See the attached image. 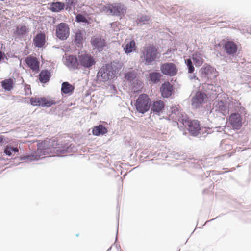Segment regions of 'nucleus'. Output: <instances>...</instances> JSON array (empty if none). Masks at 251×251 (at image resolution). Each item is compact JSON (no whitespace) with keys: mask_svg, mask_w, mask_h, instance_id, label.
Here are the masks:
<instances>
[{"mask_svg":"<svg viewBox=\"0 0 251 251\" xmlns=\"http://www.w3.org/2000/svg\"><path fill=\"white\" fill-rule=\"evenodd\" d=\"M54 144L50 145L47 144V141L44 140L38 141L37 144V150L34 151L31 154H27L17 157L20 161H25V162L37 161L39 160L41 156L47 155L49 153L50 146L55 149V151L58 156H65L66 153H70L75 151V145L70 142H67L64 144H57V142L55 145L57 147H54Z\"/></svg>","mask_w":251,"mask_h":251,"instance_id":"obj_1","label":"nucleus"},{"mask_svg":"<svg viewBox=\"0 0 251 251\" xmlns=\"http://www.w3.org/2000/svg\"><path fill=\"white\" fill-rule=\"evenodd\" d=\"M120 68L115 64L107 63L100 69L97 74V78L100 81H107L116 77Z\"/></svg>","mask_w":251,"mask_h":251,"instance_id":"obj_2","label":"nucleus"},{"mask_svg":"<svg viewBox=\"0 0 251 251\" xmlns=\"http://www.w3.org/2000/svg\"><path fill=\"white\" fill-rule=\"evenodd\" d=\"M186 125H187V130L191 136L197 137L201 139L205 138L211 132L208 131L210 128H201L200 122L198 120H190Z\"/></svg>","mask_w":251,"mask_h":251,"instance_id":"obj_3","label":"nucleus"},{"mask_svg":"<svg viewBox=\"0 0 251 251\" xmlns=\"http://www.w3.org/2000/svg\"><path fill=\"white\" fill-rule=\"evenodd\" d=\"M127 7L122 3H108L102 7V11L114 16H119L120 19L126 13Z\"/></svg>","mask_w":251,"mask_h":251,"instance_id":"obj_4","label":"nucleus"},{"mask_svg":"<svg viewBox=\"0 0 251 251\" xmlns=\"http://www.w3.org/2000/svg\"><path fill=\"white\" fill-rule=\"evenodd\" d=\"M151 104V100L149 96L143 93L135 100L134 106L138 112L144 114L150 110Z\"/></svg>","mask_w":251,"mask_h":251,"instance_id":"obj_5","label":"nucleus"},{"mask_svg":"<svg viewBox=\"0 0 251 251\" xmlns=\"http://www.w3.org/2000/svg\"><path fill=\"white\" fill-rule=\"evenodd\" d=\"M159 54L158 48L153 44L150 45L145 49L143 52L142 62L145 65H150L159 58Z\"/></svg>","mask_w":251,"mask_h":251,"instance_id":"obj_6","label":"nucleus"},{"mask_svg":"<svg viewBox=\"0 0 251 251\" xmlns=\"http://www.w3.org/2000/svg\"><path fill=\"white\" fill-rule=\"evenodd\" d=\"M78 63L79 68L90 70L95 65L96 61L93 55L85 52L84 53H79Z\"/></svg>","mask_w":251,"mask_h":251,"instance_id":"obj_7","label":"nucleus"},{"mask_svg":"<svg viewBox=\"0 0 251 251\" xmlns=\"http://www.w3.org/2000/svg\"><path fill=\"white\" fill-rule=\"evenodd\" d=\"M216 69L210 65L205 63L203 66L199 70V75L202 81L206 82H209L211 79L212 77L216 78L217 75Z\"/></svg>","mask_w":251,"mask_h":251,"instance_id":"obj_8","label":"nucleus"},{"mask_svg":"<svg viewBox=\"0 0 251 251\" xmlns=\"http://www.w3.org/2000/svg\"><path fill=\"white\" fill-rule=\"evenodd\" d=\"M30 102L33 106H41L42 107H50L56 104L54 100L47 97H32Z\"/></svg>","mask_w":251,"mask_h":251,"instance_id":"obj_9","label":"nucleus"},{"mask_svg":"<svg viewBox=\"0 0 251 251\" xmlns=\"http://www.w3.org/2000/svg\"><path fill=\"white\" fill-rule=\"evenodd\" d=\"M74 35L71 36L72 45L75 47L82 49L86 40L85 31L79 29L74 31Z\"/></svg>","mask_w":251,"mask_h":251,"instance_id":"obj_10","label":"nucleus"},{"mask_svg":"<svg viewBox=\"0 0 251 251\" xmlns=\"http://www.w3.org/2000/svg\"><path fill=\"white\" fill-rule=\"evenodd\" d=\"M243 114L239 112L231 113L228 117V122L234 130H238L241 129L243 126Z\"/></svg>","mask_w":251,"mask_h":251,"instance_id":"obj_11","label":"nucleus"},{"mask_svg":"<svg viewBox=\"0 0 251 251\" xmlns=\"http://www.w3.org/2000/svg\"><path fill=\"white\" fill-rule=\"evenodd\" d=\"M55 34L57 38L60 40H66L70 35V28L68 25L66 23L58 24L56 26Z\"/></svg>","mask_w":251,"mask_h":251,"instance_id":"obj_12","label":"nucleus"},{"mask_svg":"<svg viewBox=\"0 0 251 251\" xmlns=\"http://www.w3.org/2000/svg\"><path fill=\"white\" fill-rule=\"evenodd\" d=\"M160 71L164 75L169 76H173L177 74L178 69L175 63L172 62H166L161 64Z\"/></svg>","mask_w":251,"mask_h":251,"instance_id":"obj_13","label":"nucleus"},{"mask_svg":"<svg viewBox=\"0 0 251 251\" xmlns=\"http://www.w3.org/2000/svg\"><path fill=\"white\" fill-rule=\"evenodd\" d=\"M223 48L224 51L230 58L236 57L238 50V45L236 43L231 41H226L223 45Z\"/></svg>","mask_w":251,"mask_h":251,"instance_id":"obj_14","label":"nucleus"},{"mask_svg":"<svg viewBox=\"0 0 251 251\" xmlns=\"http://www.w3.org/2000/svg\"><path fill=\"white\" fill-rule=\"evenodd\" d=\"M174 87L169 81H165L160 87V92L163 98H168L174 93Z\"/></svg>","mask_w":251,"mask_h":251,"instance_id":"obj_15","label":"nucleus"},{"mask_svg":"<svg viewBox=\"0 0 251 251\" xmlns=\"http://www.w3.org/2000/svg\"><path fill=\"white\" fill-rule=\"evenodd\" d=\"M65 65L68 68L73 69L79 68L78 56L76 55H68L65 59Z\"/></svg>","mask_w":251,"mask_h":251,"instance_id":"obj_16","label":"nucleus"},{"mask_svg":"<svg viewBox=\"0 0 251 251\" xmlns=\"http://www.w3.org/2000/svg\"><path fill=\"white\" fill-rule=\"evenodd\" d=\"M150 109L151 113L159 116L165 110V103L160 100L153 101L151 102Z\"/></svg>","mask_w":251,"mask_h":251,"instance_id":"obj_17","label":"nucleus"},{"mask_svg":"<svg viewBox=\"0 0 251 251\" xmlns=\"http://www.w3.org/2000/svg\"><path fill=\"white\" fill-rule=\"evenodd\" d=\"M207 98L206 95L201 92H198L191 99L192 105L196 107H200L205 102V99Z\"/></svg>","mask_w":251,"mask_h":251,"instance_id":"obj_18","label":"nucleus"},{"mask_svg":"<svg viewBox=\"0 0 251 251\" xmlns=\"http://www.w3.org/2000/svg\"><path fill=\"white\" fill-rule=\"evenodd\" d=\"M90 42L94 49H97L99 52L102 51L104 47L106 46V41L100 37H93Z\"/></svg>","mask_w":251,"mask_h":251,"instance_id":"obj_19","label":"nucleus"},{"mask_svg":"<svg viewBox=\"0 0 251 251\" xmlns=\"http://www.w3.org/2000/svg\"><path fill=\"white\" fill-rule=\"evenodd\" d=\"M215 107V111L222 114L224 116H226L227 112H228L229 109L227 106V101L225 100H221L217 103L215 102L214 103Z\"/></svg>","mask_w":251,"mask_h":251,"instance_id":"obj_20","label":"nucleus"},{"mask_svg":"<svg viewBox=\"0 0 251 251\" xmlns=\"http://www.w3.org/2000/svg\"><path fill=\"white\" fill-rule=\"evenodd\" d=\"M46 42V35L44 32L38 31L33 38L34 45L36 47L42 48Z\"/></svg>","mask_w":251,"mask_h":251,"instance_id":"obj_21","label":"nucleus"},{"mask_svg":"<svg viewBox=\"0 0 251 251\" xmlns=\"http://www.w3.org/2000/svg\"><path fill=\"white\" fill-rule=\"evenodd\" d=\"M25 64L31 70L35 71L39 70L40 62L36 57H27L25 60Z\"/></svg>","mask_w":251,"mask_h":251,"instance_id":"obj_22","label":"nucleus"},{"mask_svg":"<svg viewBox=\"0 0 251 251\" xmlns=\"http://www.w3.org/2000/svg\"><path fill=\"white\" fill-rule=\"evenodd\" d=\"M146 76L148 81L151 82L150 83L155 84L160 81L162 75L160 73L153 71L149 73V75H146Z\"/></svg>","mask_w":251,"mask_h":251,"instance_id":"obj_23","label":"nucleus"},{"mask_svg":"<svg viewBox=\"0 0 251 251\" xmlns=\"http://www.w3.org/2000/svg\"><path fill=\"white\" fill-rule=\"evenodd\" d=\"M51 77L50 70L45 69L40 71L38 75L40 82L43 84L48 83Z\"/></svg>","mask_w":251,"mask_h":251,"instance_id":"obj_24","label":"nucleus"},{"mask_svg":"<svg viewBox=\"0 0 251 251\" xmlns=\"http://www.w3.org/2000/svg\"><path fill=\"white\" fill-rule=\"evenodd\" d=\"M203 55L200 51H196L192 54L191 59L196 67H199L204 63Z\"/></svg>","mask_w":251,"mask_h":251,"instance_id":"obj_25","label":"nucleus"},{"mask_svg":"<svg viewBox=\"0 0 251 251\" xmlns=\"http://www.w3.org/2000/svg\"><path fill=\"white\" fill-rule=\"evenodd\" d=\"M92 134L94 136H102L108 132V129L102 124H99L94 126L93 128H92Z\"/></svg>","mask_w":251,"mask_h":251,"instance_id":"obj_26","label":"nucleus"},{"mask_svg":"<svg viewBox=\"0 0 251 251\" xmlns=\"http://www.w3.org/2000/svg\"><path fill=\"white\" fill-rule=\"evenodd\" d=\"M50 7L49 9L53 12L58 13L64 10L65 7V3L60 1L52 2L49 3Z\"/></svg>","mask_w":251,"mask_h":251,"instance_id":"obj_27","label":"nucleus"},{"mask_svg":"<svg viewBox=\"0 0 251 251\" xmlns=\"http://www.w3.org/2000/svg\"><path fill=\"white\" fill-rule=\"evenodd\" d=\"M15 79L8 78L2 80L1 82V86L6 91H10L13 89L15 84Z\"/></svg>","mask_w":251,"mask_h":251,"instance_id":"obj_28","label":"nucleus"},{"mask_svg":"<svg viewBox=\"0 0 251 251\" xmlns=\"http://www.w3.org/2000/svg\"><path fill=\"white\" fill-rule=\"evenodd\" d=\"M75 21L78 23H83V25H89L91 24V19L88 14L78 13L75 15Z\"/></svg>","mask_w":251,"mask_h":251,"instance_id":"obj_29","label":"nucleus"},{"mask_svg":"<svg viewBox=\"0 0 251 251\" xmlns=\"http://www.w3.org/2000/svg\"><path fill=\"white\" fill-rule=\"evenodd\" d=\"M75 90V87L68 82H63L61 84V91L62 94L72 95Z\"/></svg>","mask_w":251,"mask_h":251,"instance_id":"obj_30","label":"nucleus"},{"mask_svg":"<svg viewBox=\"0 0 251 251\" xmlns=\"http://www.w3.org/2000/svg\"><path fill=\"white\" fill-rule=\"evenodd\" d=\"M28 28L26 27L25 25H22L20 27L17 26L16 30L14 31V34L17 36V37L21 39L24 38L28 33Z\"/></svg>","mask_w":251,"mask_h":251,"instance_id":"obj_31","label":"nucleus"},{"mask_svg":"<svg viewBox=\"0 0 251 251\" xmlns=\"http://www.w3.org/2000/svg\"><path fill=\"white\" fill-rule=\"evenodd\" d=\"M136 48L137 46H136L135 42L134 40H131L127 43L124 47V50L126 54H128L135 51Z\"/></svg>","mask_w":251,"mask_h":251,"instance_id":"obj_32","label":"nucleus"},{"mask_svg":"<svg viewBox=\"0 0 251 251\" xmlns=\"http://www.w3.org/2000/svg\"><path fill=\"white\" fill-rule=\"evenodd\" d=\"M19 150L17 148L14 147L11 145L7 144L6 146H4L3 152L5 155L8 156H11L13 152L16 153Z\"/></svg>","mask_w":251,"mask_h":251,"instance_id":"obj_33","label":"nucleus"},{"mask_svg":"<svg viewBox=\"0 0 251 251\" xmlns=\"http://www.w3.org/2000/svg\"><path fill=\"white\" fill-rule=\"evenodd\" d=\"M150 20V17L148 15H141L140 17L137 18L136 20V23L137 25L142 26L145 25L149 24V22Z\"/></svg>","mask_w":251,"mask_h":251,"instance_id":"obj_34","label":"nucleus"},{"mask_svg":"<svg viewBox=\"0 0 251 251\" xmlns=\"http://www.w3.org/2000/svg\"><path fill=\"white\" fill-rule=\"evenodd\" d=\"M124 77L129 82H133L136 79L137 73L134 70L128 71L124 74Z\"/></svg>","mask_w":251,"mask_h":251,"instance_id":"obj_35","label":"nucleus"},{"mask_svg":"<svg viewBox=\"0 0 251 251\" xmlns=\"http://www.w3.org/2000/svg\"><path fill=\"white\" fill-rule=\"evenodd\" d=\"M176 120L180 123V124L184 125H186L191 119L185 113H183L181 112L177 116Z\"/></svg>","mask_w":251,"mask_h":251,"instance_id":"obj_36","label":"nucleus"},{"mask_svg":"<svg viewBox=\"0 0 251 251\" xmlns=\"http://www.w3.org/2000/svg\"><path fill=\"white\" fill-rule=\"evenodd\" d=\"M65 1V8L66 10L70 11L72 8H75L76 3V0H64Z\"/></svg>","mask_w":251,"mask_h":251,"instance_id":"obj_37","label":"nucleus"},{"mask_svg":"<svg viewBox=\"0 0 251 251\" xmlns=\"http://www.w3.org/2000/svg\"><path fill=\"white\" fill-rule=\"evenodd\" d=\"M185 64L187 66L188 73L190 74L193 73L195 71L194 64L191 58L185 59Z\"/></svg>","mask_w":251,"mask_h":251,"instance_id":"obj_38","label":"nucleus"},{"mask_svg":"<svg viewBox=\"0 0 251 251\" xmlns=\"http://www.w3.org/2000/svg\"><path fill=\"white\" fill-rule=\"evenodd\" d=\"M235 112H239L241 114H243L244 116L247 114V111L245 108L241 105V103L240 102H237L236 104L234 107Z\"/></svg>","mask_w":251,"mask_h":251,"instance_id":"obj_39","label":"nucleus"},{"mask_svg":"<svg viewBox=\"0 0 251 251\" xmlns=\"http://www.w3.org/2000/svg\"><path fill=\"white\" fill-rule=\"evenodd\" d=\"M174 157L176 159H180V160H185L187 158V155L186 153L180 152H176L174 154Z\"/></svg>","mask_w":251,"mask_h":251,"instance_id":"obj_40","label":"nucleus"},{"mask_svg":"<svg viewBox=\"0 0 251 251\" xmlns=\"http://www.w3.org/2000/svg\"><path fill=\"white\" fill-rule=\"evenodd\" d=\"M132 82L133 88H135L136 89H138L142 87V83L140 80L136 79Z\"/></svg>","mask_w":251,"mask_h":251,"instance_id":"obj_41","label":"nucleus"},{"mask_svg":"<svg viewBox=\"0 0 251 251\" xmlns=\"http://www.w3.org/2000/svg\"><path fill=\"white\" fill-rule=\"evenodd\" d=\"M24 90L25 91V95H28L29 94H31L30 86L27 84H24Z\"/></svg>","mask_w":251,"mask_h":251,"instance_id":"obj_42","label":"nucleus"},{"mask_svg":"<svg viewBox=\"0 0 251 251\" xmlns=\"http://www.w3.org/2000/svg\"><path fill=\"white\" fill-rule=\"evenodd\" d=\"M5 59L6 60H8L7 58L6 57V56L5 55V53L2 52L0 50V63L2 62H4Z\"/></svg>","mask_w":251,"mask_h":251,"instance_id":"obj_43","label":"nucleus"},{"mask_svg":"<svg viewBox=\"0 0 251 251\" xmlns=\"http://www.w3.org/2000/svg\"><path fill=\"white\" fill-rule=\"evenodd\" d=\"M6 138L4 136L0 135V145L2 146L4 143H7Z\"/></svg>","mask_w":251,"mask_h":251,"instance_id":"obj_44","label":"nucleus"},{"mask_svg":"<svg viewBox=\"0 0 251 251\" xmlns=\"http://www.w3.org/2000/svg\"><path fill=\"white\" fill-rule=\"evenodd\" d=\"M180 113H181V112L179 111L177 108H174L172 110L171 112L172 114H175L176 117Z\"/></svg>","mask_w":251,"mask_h":251,"instance_id":"obj_45","label":"nucleus"},{"mask_svg":"<svg viewBox=\"0 0 251 251\" xmlns=\"http://www.w3.org/2000/svg\"><path fill=\"white\" fill-rule=\"evenodd\" d=\"M192 75H190L189 77V78L191 79V80H192V79H196V80H198L199 81H200V80L199 79L198 77L196 76V74L194 73L193 72V73H192Z\"/></svg>","mask_w":251,"mask_h":251,"instance_id":"obj_46","label":"nucleus"},{"mask_svg":"<svg viewBox=\"0 0 251 251\" xmlns=\"http://www.w3.org/2000/svg\"><path fill=\"white\" fill-rule=\"evenodd\" d=\"M178 128L180 130H184L185 128L187 129V125H183V124H181L180 125L179 124V125H178Z\"/></svg>","mask_w":251,"mask_h":251,"instance_id":"obj_47","label":"nucleus"},{"mask_svg":"<svg viewBox=\"0 0 251 251\" xmlns=\"http://www.w3.org/2000/svg\"><path fill=\"white\" fill-rule=\"evenodd\" d=\"M119 217V215H118V217ZM118 227H119V219H118V224H117V228L116 235V238H115V242H116L118 240Z\"/></svg>","mask_w":251,"mask_h":251,"instance_id":"obj_48","label":"nucleus"},{"mask_svg":"<svg viewBox=\"0 0 251 251\" xmlns=\"http://www.w3.org/2000/svg\"><path fill=\"white\" fill-rule=\"evenodd\" d=\"M11 53L10 52H7L6 54L5 53V55L8 59H9V58L13 57L12 55H11Z\"/></svg>","mask_w":251,"mask_h":251,"instance_id":"obj_49","label":"nucleus"},{"mask_svg":"<svg viewBox=\"0 0 251 251\" xmlns=\"http://www.w3.org/2000/svg\"><path fill=\"white\" fill-rule=\"evenodd\" d=\"M173 125L174 126H178V125H179V123H178V122L177 121H174L173 120Z\"/></svg>","mask_w":251,"mask_h":251,"instance_id":"obj_50","label":"nucleus"},{"mask_svg":"<svg viewBox=\"0 0 251 251\" xmlns=\"http://www.w3.org/2000/svg\"><path fill=\"white\" fill-rule=\"evenodd\" d=\"M171 52V49H168L166 52L165 53V54L168 55Z\"/></svg>","mask_w":251,"mask_h":251,"instance_id":"obj_51","label":"nucleus"},{"mask_svg":"<svg viewBox=\"0 0 251 251\" xmlns=\"http://www.w3.org/2000/svg\"><path fill=\"white\" fill-rule=\"evenodd\" d=\"M112 246H111V247H110L106 251H110L111 250V249H112Z\"/></svg>","mask_w":251,"mask_h":251,"instance_id":"obj_52","label":"nucleus"},{"mask_svg":"<svg viewBox=\"0 0 251 251\" xmlns=\"http://www.w3.org/2000/svg\"><path fill=\"white\" fill-rule=\"evenodd\" d=\"M186 134H187V133H186V132H183V134H184V135H186Z\"/></svg>","mask_w":251,"mask_h":251,"instance_id":"obj_53","label":"nucleus"},{"mask_svg":"<svg viewBox=\"0 0 251 251\" xmlns=\"http://www.w3.org/2000/svg\"><path fill=\"white\" fill-rule=\"evenodd\" d=\"M78 236H79V234H76V237H78Z\"/></svg>","mask_w":251,"mask_h":251,"instance_id":"obj_54","label":"nucleus"},{"mask_svg":"<svg viewBox=\"0 0 251 251\" xmlns=\"http://www.w3.org/2000/svg\"><path fill=\"white\" fill-rule=\"evenodd\" d=\"M250 32L251 33V28H250Z\"/></svg>","mask_w":251,"mask_h":251,"instance_id":"obj_55","label":"nucleus"},{"mask_svg":"<svg viewBox=\"0 0 251 251\" xmlns=\"http://www.w3.org/2000/svg\"><path fill=\"white\" fill-rule=\"evenodd\" d=\"M116 248L118 249V245H116Z\"/></svg>","mask_w":251,"mask_h":251,"instance_id":"obj_56","label":"nucleus"},{"mask_svg":"<svg viewBox=\"0 0 251 251\" xmlns=\"http://www.w3.org/2000/svg\"><path fill=\"white\" fill-rule=\"evenodd\" d=\"M55 142V141L52 140V142Z\"/></svg>","mask_w":251,"mask_h":251,"instance_id":"obj_57","label":"nucleus"},{"mask_svg":"<svg viewBox=\"0 0 251 251\" xmlns=\"http://www.w3.org/2000/svg\"><path fill=\"white\" fill-rule=\"evenodd\" d=\"M214 219H212L210 220V221L213 220Z\"/></svg>","mask_w":251,"mask_h":251,"instance_id":"obj_58","label":"nucleus"},{"mask_svg":"<svg viewBox=\"0 0 251 251\" xmlns=\"http://www.w3.org/2000/svg\"><path fill=\"white\" fill-rule=\"evenodd\" d=\"M119 251H121V250Z\"/></svg>","mask_w":251,"mask_h":251,"instance_id":"obj_59","label":"nucleus"}]
</instances>
